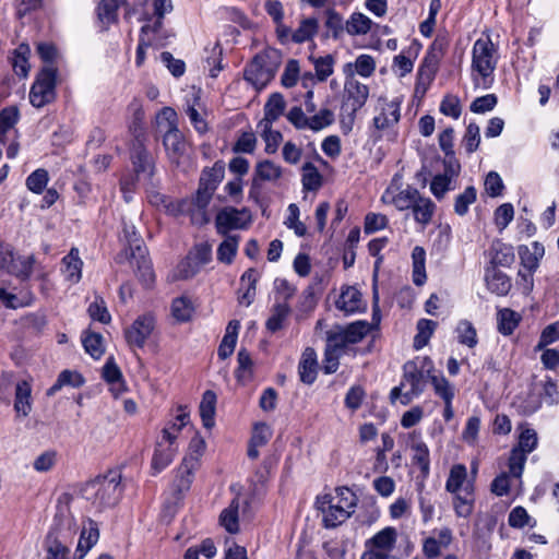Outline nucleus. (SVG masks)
<instances>
[{"label":"nucleus","mask_w":559,"mask_h":559,"mask_svg":"<svg viewBox=\"0 0 559 559\" xmlns=\"http://www.w3.org/2000/svg\"><path fill=\"white\" fill-rule=\"evenodd\" d=\"M316 504L323 514L324 527L334 528L352 515L357 504V497L349 488L340 487L335 489L334 496L318 497Z\"/></svg>","instance_id":"nucleus-1"},{"label":"nucleus","mask_w":559,"mask_h":559,"mask_svg":"<svg viewBox=\"0 0 559 559\" xmlns=\"http://www.w3.org/2000/svg\"><path fill=\"white\" fill-rule=\"evenodd\" d=\"M120 483L121 475L117 472H109L107 475L98 476L86 483L81 492L85 500L96 509L103 510L118 503L122 493Z\"/></svg>","instance_id":"nucleus-2"},{"label":"nucleus","mask_w":559,"mask_h":559,"mask_svg":"<svg viewBox=\"0 0 559 559\" xmlns=\"http://www.w3.org/2000/svg\"><path fill=\"white\" fill-rule=\"evenodd\" d=\"M343 71L346 79L341 105L342 123L347 121L352 129L357 111L367 103L369 87L355 79L352 63H346Z\"/></svg>","instance_id":"nucleus-3"},{"label":"nucleus","mask_w":559,"mask_h":559,"mask_svg":"<svg viewBox=\"0 0 559 559\" xmlns=\"http://www.w3.org/2000/svg\"><path fill=\"white\" fill-rule=\"evenodd\" d=\"M158 118L163 119L166 123V131L163 136V145L165 147L169 162L176 167L182 166L188 159L187 147L188 144L183 134L177 126V114L170 107H164Z\"/></svg>","instance_id":"nucleus-4"},{"label":"nucleus","mask_w":559,"mask_h":559,"mask_svg":"<svg viewBox=\"0 0 559 559\" xmlns=\"http://www.w3.org/2000/svg\"><path fill=\"white\" fill-rule=\"evenodd\" d=\"M123 237L128 242L130 250L131 263L135 264L139 278L145 286H150L154 282V272L151 261L147 259V250L143 246L141 237L138 235L135 227L123 222Z\"/></svg>","instance_id":"nucleus-5"},{"label":"nucleus","mask_w":559,"mask_h":559,"mask_svg":"<svg viewBox=\"0 0 559 559\" xmlns=\"http://www.w3.org/2000/svg\"><path fill=\"white\" fill-rule=\"evenodd\" d=\"M497 62L498 53L491 39L489 37L478 38L473 46L472 70L486 81L496 70Z\"/></svg>","instance_id":"nucleus-6"},{"label":"nucleus","mask_w":559,"mask_h":559,"mask_svg":"<svg viewBox=\"0 0 559 559\" xmlns=\"http://www.w3.org/2000/svg\"><path fill=\"white\" fill-rule=\"evenodd\" d=\"M57 70L51 66L43 68L29 92V102L41 108L55 99Z\"/></svg>","instance_id":"nucleus-7"},{"label":"nucleus","mask_w":559,"mask_h":559,"mask_svg":"<svg viewBox=\"0 0 559 559\" xmlns=\"http://www.w3.org/2000/svg\"><path fill=\"white\" fill-rule=\"evenodd\" d=\"M401 105L402 98L395 97L391 100L380 97L378 106L376 107L377 114L372 119V127L376 131L382 132L395 127L401 119Z\"/></svg>","instance_id":"nucleus-8"},{"label":"nucleus","mask_w":559,"mask_h":559,"mask_svg":"<svg viewBox=\"0 0 559 559\" xmlns=\"http://www.w3.org/2000/svg\"><path fill=\"white\" fill-rule=\"evenodd\" d=\"M251 223V214L247 209L226 206L222 209L215 218V227L219 235L229 236L228 233L235 229H246Z\"/></svg>","instance_id":"nucleus-9"},{"label":"nucleus","mask_w":559,"mask_h":559,"mask_svg":"<svg viewBox=\"0 0 559 559\" xmlns=\"http://www.w3.org/2000/svg\"><path fill=\"white\" fill-rule=\"evenodd\" d=\"M154 329L155 318L151 313H145L139 316L133 323L126 329L124 338L131 348H142Z\"/></svg>","instance_id":"nucleus-10"},{"label":"nucleus","mask_w":559,"mask_h":559,"mask_svg":"<svg viewBox=\"0 0 559 559\" xmlns=\"http://www.w3.org/2000/svg\"><path fill=\"white\" fill-rule=\"evenodd\" d=\"M404 385L408 384L409 390L404 392L402 404L407 405L411 401L423 393L425 388L424 370L418 368L415 361H407L403 366Z\"/></svg>","instance_id":"nucleus-11"},{"label":"nucleus","mask_w":559,"mask_h":559,"mask_svg":"<svg viewBox=\"0 0 559 559\" xmlns=\"http://www.w3.org/2000/svg\"><path fill=\"white\" fill-rule=\"evenodd\" d=\"M213 194V191H210L207 188L199 185L194 197L191 199V201H188L192 224L202 226L210 221L207 215V206L212 200Z\"/></svg>","instance_id":"nucleus-12"},{"label":"nucleus","mask_w":559,"mask_h":559,"mask_svg":"<svg viewBox=\"0 0 559 559\" xmlns=\"http://www.w3.org/2000/svg\"><path fill=\"white\" fill-rule=\"evenodd\" d=\"M205 449L204 440L195 436L191 439L189 444V452L183 457L181 465L178 468L180 477L186 478V484L189 486L193 472L199 467L200 457Z\"/></svg>","instance_id":"nucleus-13"},{"label":"nucleus","mask_w":559,"mask_h":559,"mask_svg":"<svg viewBox=\"0 0 559 559\" xmlns=\"http://www.w3.org/2000/svg\"><path fill=\"white\" fill-rule=\"evenodd\" d=\"M132 164L138 176L151 178L154 175L155 163L152 155L144 147L141 136H135L131 153Z\"/></svg>","instance_id":"nucleus-14"},{"label":"nucleus","mask_w":559,"mask_h":559,"mask_svg":"<svg viewBox=\"0 0 559 559\" xmlns=\"http://www.w3.org/2000/svg\"><path fill=\"white\" fill-rule=\"evenodd\" d=\"M397 533L394 527H385L366 542V551L385 555L390 559V552L396 543Z\"/></svg>","instance_id":"nucleus-15"},{"label":"nucleus","mask_w":559,"mask_h":559,"mask_svg":"<svg viewBox=\"0 0 559 559\" xmlns=\"http://www.w3.org/2000/svg\"><path fill=\"white\" fill-rule=\"evenodd\" d=\"M418 194L419 191L416 188L407 186L405 189L399 191L397 193H393V191L389 188L381 199L384 203L394 205L399 211H406L412 210Z\"/></svg>","instance_id":"nucleus-16"},{"label":"nucleus","mask_w":559,"mask_h":559,"mask_svg":"<svg viewBox=\"0 0 559 559\" xmlns=\"http://www.w3.org/2000/svg\"><path fill=\"white\" fill-rule=\"evenodd\" d=\"M518 253L521 260V266L524 270L536 272L539 266V261L545 254V248L540 242L534 241L531 246H520Z\"/></svg>","instance_id":"nucleus-17"},{"label":"nucleus","mask_w":559,"mask_h":559,"mask_svg":"<svg viewBox=\"0 0 559 559\" xmlns=\"http://www.w3.org/2000/svg\"><path fill=\"white\" fill-rule=\"evenodd\" d=\"M272 72L262 64L260 58H254L245 69V79L257 90H262L271 81Z\"/></svg>","instance_id":"nucleus-18"},{"label":"nucleus","mask_w":559,"mask_h":559,"mask_svg":"<svg viewBox=\"0 0 559 559\" xmlns=\"http://www.w3.org/2000/svg\"><path fill=\"white\" fill-rule=\"evenodd\" d=\"M62 274L70 284H76L82 277L83 261L79 257V250L72 248L70 252L61 260Z\"/></svg>","instance_id":"nucleus-19"},{"label":"nucleus","mask_w":559,"mask_h":559,"mask_svg":"<svg viewBox=\"0 0 559 559\" xmlns=\"http://www.w3.org/2000/svg\"><path fill=\"white\" fill-rule=\"evenodd\" d=\"M317 354L313 348L307 347L298 365L300 380L306 384H312L317 379Z\"/></svg>","instance_id":"nucleus-20"},{"label":"nucleus","mask_w":559,"mask_h":559,"mask_svg":"<svg viewBox=\"0 0 559 559\" xmlns=\"http://www.w3.org/2000/svg\"><path fill=\"white\" fill-rule=\"evenodd\" d=\"M473 485L466 484L463 490L456 491L453 495V508L455 514L460 518H468L473 513L474 509V497H473Z\"/></svg>","instance_id":"nucleus-21"},{"label":"nucleus","mask_w":559,"mask_h":559,"mask_svg":"<svg viewBox=\"0 0 559 559\" xmlns=\"http://www.w3.org/2000/svg\"><path fill=\"white\" fill-rule=\"evenodd\" d=\"M486 283L490 292L504 296L511 289V281L507 274L492 266L486 271Z\"/></svg>","instance_id":"nucleus-22"},{"label":"nucleus","mask_w":559,"mask_h":559,"mask_svg":"<svg viewBox=\"0 0 559 559\" xmlns=\"http://www.w3.org/2000/svg\"><path fill=\"white\" fill-rule=\"evenodd\" d=\"M336 308L345 313H355L362 308L361 294L355 287H346L336 300Z\"/></svg>","instance_id":"nucleus-23"},{"label":"nucleus","mask_w":559,"mask_h":559,"mask_svg":"<svg viewBox=\"0 0 559 559\" xmlns=\"http://www.w3.org/2000/svg\"><path fill=\"white\" fill-rule=\"evenodd\" d=\"M178 447L165 445V442H157L152 457V469L155 474L165 469L174 460Z\"/></svg>","instance_id":"nucleus-24"},{"label":"nucleus","mask_w":559,"mask_h":559,"mask_svg":"<svg viewBox=\"0 0 559 559\" xmlns=\"http://www.w3.org/2000/svg\"><path fill=\"white\" fill-rule=\"evenodd\" d=\"M225 176V163L217 160L212 167H205L200 176L199 185L215 192Z\"/></svg>","instance_id":"nucleus-25"},{"label":"nucleus","mask_w":559,"mask_h":559,"mask_svg":"<svg viewBox=\"0 0 559 559\" xmlns=\"http://www.w3.org/2000/svg\"><path fill=\"white\" fill-rule=\"evenodd\" d=\"M319 20L316 16L302 17L294 31L293 43L304 44L310 41L319 32Z\"/></svg>","instance_id":"nucleus-26"},{"label":"nucleus","mask_w":559,"mask_h":559,"mask_svg":"<svg viewBox=\"0 0 559 559\" xmlns=\"http://www.w3.org/2000/svg\"><path fill=\"white\" fill-rule=\"evenodd\" d=\"M200 416L202 419V424L206 429H211L215 425V411H216V394L207 390L203 393L201 403H200Z\"/></svg>","instance_id":"nucleus-27"},{"label":"nucleus","mask_w":559,"mask_h":559,"mask_svg":"<svg viewBox=\"0 0 559 559\" xmlns=\"http://www.w3.org/2000/svg\"><path fill=\"white\" fill-rule=\"evenodd\" d=\"M436 210L435 203L429 199L418 194L416 202L412 207L414 219L426 226L430 223Z\"/></svg>","instance_id":"nucleus-28"},{"label":"nucleus","mask_w":559,"mask_h":559,"mask_svg":"<svg viewBox=\"0 0 559 559\" xmlns=\"http://www.w3.org/2000/svg\"><path fill=\"white\" fill-rule=\"evenodd\" d=\"M491 263L493 266H510L515 259L513 247L499 240L491 245Z\"/></svg>","instance_id":"nucleus-29"},{"label":"nucleus","mask_w":559,"mask_h":559,"mask_svg":"<svg viewBox=\"0 0 559 559\" xmlns=\"http://www.w3.org/2000/svg\"><path fill=\"white\" fill-rule=\"evenodd\" d=\"M31 392V385L27 381H21L16 384L14 409L24 417L32 411Z\"/></svg>","instance_id":"nucleus-30"},{"label":"nucleus","mask_w":559,"mask_h":559,"mask_svg":"<svg viewBox=\"0 0 559 559\" xmlns=\"http://www.w3.org/2000/svg\"><path fill=\"white\" fill-rule=\"evenodd\" d=\"M520 321L521 316L509 308L500 309L497 313V329L502 335H511Z\"/></svg>","instance_id":"nucleus-31"},{"label":"nucleus","mask_w":559,"mask_h":559,"mask_svg":"<svg viewBox=\"0 0 559 559\" xmlns=\"http://www.w3.org/2000/svg\"><path fill=\"white\" fill-rule=\"evenodd\" d=\"M99 537L98 528L95 523L90 522L88 527H84L75 550L76 559H82L86 552L97 543Z\"/></svg>","instance_id":"nucleus-32"},{"label":"nucleus","mask_w":559,"mask_h":559,"mask_svg":"<svg viewBox=\"0 0 559 559\" xmlns=\"http://www.w3.org/2000/svg\"><path fill=\"white\" fill-rule=\"evenodd\" d=\"M286 103L283 95L273 93L264 105V118L260 122L273 123L283 115Z\"/></svg>","instance_id":"nucleus-33"},{"label":"nucleus","mask_w":559,"mask_h":559,"mask_svg":"<svg viewBox=\"0 0 559 559\" xmlns=\"http://www.w3.org/2000/svg\"><path fill=\"white\" fill-rule=\"evenodd\" d=\"M309 60L312 62L314 68V76L319 82H324L334 72L335 59L332 55H325L323 57L309 56Z\"/></svg>","instance_id":"nucleus-34"},{"label":"nucleus","mask_w":559,"mask_h":559,"mask_svg":"<svg viewBox=\"0 0 559 559\" xmlns=\"http://www.w3.org/2000/svg\"><path fill=\"white\" fill-rule=\"evenodd\" d=\"M239 240L240 237L237 235L225 236L217 248V260L225 264H231L238 251Z\"/></svg>","instance_id":"nucleus-35"},{"label":"nucleus","mask_w":559,"mask_h":559,"mask_svg":"<svg viewBox=\"0 0 559 559\" xmlns=\"http://www.w3.org/2000/svg\"><path fill=\"white\" fill-rule=\"evenodd\" d=\"M259 272L255 269H248L240 277L241 286L247 284L246 290L239 296V301L250 306L254 299Z\"/></svg>","instance_id":"nucleus-36"},{"label":"nucleus","mask_w":559,"mask_h":559,"mask_svg":"<svg viewBox=\"0 0 559 559\" xmlns=\"http://www.w3.org/2000/svg\"><path fill=\"white\" fill-rule=\"evenodd\" d=\"M238 510L239 501L235 498L219 515L221 525L230 534H235L239 530Z\"/></svg>","instance_id":"nucleus-37"},{"label":"nucleus","mask_w":559,"mask_h":559,"mask_svg":"<svg viewBox=\"0 0 559 559\" xmlns=\"http://www.w3.org/2000/svg\"><path fill=\"white\" fill-rule=\"evenodd\" d=\"M456 337L460 344L474 348L478 344L477 331L468 320H461L455 328Z\"/></svg>","instance_id":"nucleus-38"},{"label":"nucleus","mask_w":559,"mask_h":559,"mask_svg":"<svg viewBox=\"0 0 559 559\" xmlns=\"http://www.w3.org/2000/svg\"><path fill=\"white\" fill-rule=\"evenodd\" d=\"M371 325L367 321H355L347 326L340 329L344 337L352 345L362 341V338L370 332Z\"/></svg>","instance_id":"nucleus-39"},{"label":"nucleus","mask_w":559,"mask_h":559,"mask_svg":"<svg viewBox=\"0 0 559 559\" xmlns=\"http://www.w3.org/2000/svg\"><path fill=\"white\" fill-rule=\"evenodd\" d=\"M467 478V469L463 464H455L451 467L449 477L445 483L447 491L456 493V491L463 490L464 484Z\"/></svg>","instance_id":"nucleus-40"},{"label":"nucleus","mask_w":559,"mask_h":559,"mask_svg":"<svg viewBox=\"0 0 559 559\" xmlns=\"http://www.w3.org/2000/svg\"><path fill=\"white\" fill-rule=\"evenodd\" d=\"M519 429L521 432L519 436L518 444L514 448L530 454L537 447V432L533 428H530L526 424L520 425Z\"/></svg>","instance_id":"nucleus-41"},{"label":"nucleus","mask_w":559,"mask_h":559,"mask_svg":"<svg viewBox=\"0 0 559 559\" xmlns=\"http://www.w3.org/2000/svg\"><path fill=\"white\" fill-rule=\"evenodd\" d=\"M31 49L28 45L21 44L15 50L12 59V67L16 75L26 78L29 71L28 55Z\"/></svg>","instance_id":"nucleus-42"},{"label":"nucleus","mask_w":559,"mask_h":559,"mask_svg":"<svg viewBox=\"0 0 559 559\" xmlns=\"http://www.w3.org/2000/svg\"><path fill=\"white\" fill-rule=\"evenodd\" d=\"M437 328V322L429 319H420L417 322V334L414 337V347L420 349L426 346Z\"/></svg>","instance_id":"nucleus-43"},{"label":"nucleus","mask_w":559,"mask_h":559,"mask_svg":"<svg viewBox=\"0 0 559 559\" xmlns=\"http://www.w3.org/2000/svg\"><path fill=\"white\" fill-rule=\"evenodd\" d=\"M290 312L287 302H276L272 308V314L266 321V329L276 332L283 328V323Z\"/></svg>","instance_id":"nucleus-44"},{"label":"nucleus","mask_w":559,"mask_h":559,"mask_svg":"<svg viewBox=\"0 0 559 559\" xmlns=\"http://www.w3.org/2000/svg\"><path fill=\"white\" fill-rule=\"evenodd\" d=\"M34 258L29 257H12L11 262L9 263L5 272L9 274H13L17 277L27 278L33 270Z\"/></svg>","instance_id":"nucleus-45"},{"label":"nucleus","mask_w":559,"mask_h":559,"mask_svg":"<svg viewBox=\"0 0 559 559\" xmlns=\"http://www.w3.org/2000/svg\"><path fill=\"white\" fill-rule=\"evenodd\" d=\"M326 347L340 353L342 356L345 354H356V350L352 347V344L346 341L340 330L328 332Z\"/></svg>","instance_id":"nucleus-46"},{"label":"nucleus","mask_w":559,"mask_h":559,"mask_svg":"<svg viewBox=\"0 0 559 559\" xmlns=\"http://www.w3.org/2000/svg\"><path fill=\"white\" fill-rule=\"evenodd\" d=\"M193 312L194 307L189 298L178 297L174 299L171 305V313L177 321H189L192 318Z\"/></svg>","instance_id":"nucleus-47"},{"label":"nucleus","mask_w":559,"mask_h":559,"mask_svg":"<svg viewBox=\"0 0 559 559\" xmlns=\"http://www.w3.org/2000/svg\"><path fill=\"white\" fill-rule=\"evenodd\" d=\"M82 343L86 353L95 359H99L105 353L103 336L98 333L85 332L82 337Z\"/></svg>","instance_id":"nucleus-48"},{"label":"nucleus","mask_w":559,"mask_h":559,"mask_svg":"<svg viewBox=\"0 0 559 559\" xmlns=\"http://www.w3.org/2000/svg\"><path fill=\"white\" fill-rule=\"evenodd\" d=\"M371 20L362 13H354L346 22V31L350 35H365L371 28Z\"/></svg>","instance_id":"nucleus-49"},{"label":"nucleus","mask_w":559,"mask_h":559,"mask_svg":"<svg viewBox=\"0 0 559 559\" xmlns=\"http://www.w3.org/2000/svg\"><path fill=\"white\" fill-rule=\"evenodd\" d=\"M258 128L261 131V136L266 143L265 151L270 154L275 153L283 138L281 132L273 130L272 123L269 122H259Z\"/></svg>","instance_id":"nucleus-50"},{"label":"nucleus","mask_w":559,"mask_h":559,"mask_svg":"<svg viewBox=\"0 0 559 559\" xmlns=\"http://www.w3.org/2000/svg\"><path fill=\"white\" fill-rule=\"evenodd\" d=\"M302 170L304 189L308 191L318 190L322 185V177L317 167L312 163H306Z\"/></svg>","instance_id":"nucleus-51"},{"label":"nucleus","mask_w":559,"mask_h":559,"mask_svg":"<svg viewBox=\"0 0 559 559\" xmlns=\"http://www.w3.org/2000/svg\"><path fill=\"white\" fill-rule=\"evenodd\" d=\"M282 176V168L271 160H263L255 166V177L263 181H274Z\"/></svg>","instance_id":"nucleus-52"},{"label":"nucleus","mask_w":559,"mask_h":559,"mask_svg":"<svg viewBox=\"0 0 559 559\" xmlns=\"http://www.w3.org/2000/svg\"><path fill=\"white\" fill-rule=\"evenodd\" d=\"M443 55V45L439 41H433L427 56L425 57L424 64L419 70V74L423 75L425 70L428 69L430 74L436 72L437 66L441 56Z\"/></svg>","instance_id":"nucleus-53"},{"label":"nucleus","mask_w":559,"mask_h":559,"mask_svg":"<svg viewBox=\"0 0 559 559\" xmlns=\"http://www.w3.org/2000/svg\"><path fill=\"white\" fill-rule=\"evenodd\" d=\"M477 192L475 187H467L462 193L455 198L454 212L463 216L468 212V206L476 201Z\"/></svg>","instance_id":"nucleus-54"},{"label":"nucleus","mask_w":559,"mask_h":559,"mask_svg":"<svg viewBox=\"0 0 559 559\" xmlns=\"http://www.w3.org/2000/svg\"><path fill=\"white\" fill-rule=\"evenodd\" d=\"M431 384L435 393L440 396L443 402L452 401L454 397V386L443 376H431Z\"/></svg>","instance_id":"nucleus-55"},{"label":"nucleus","mask_w":559,"mask_h":559,"mask_svg":"<svg viewBox=\"0 0 559 559\" xmlns=\"http://www.w3.org/2000/svg\"><path fill=\"white\" fill-rule=\"evenodd\" d=\"M118 0H102L98 8V19L104 25L114 23L117 19Z\"/></svg>","instance_id":"nucleus-56"},{"label":"nucleus","mask_w":559,"mask_h":559,"mask_svg":"<svg viewBox=\"0 0 559 559\" xmlns=\"http://www.w3.org/2000/svg\"><path fill=\"white\" fill-rule=\"evenodd\" d=\"M334 122V114L331 109L323 108L318 114L309 117L308 129L320 131Z\"/></svg>","instance_id":"nucleus-57"},{"label":"nucleus","mask_w":559,"mask_h":559,"mask_svg":"<svg viewBox=\"0 0 559 559\" xmlns=\"http://www.w3.org/2000/svg\"><path fill=\"white\" fill-rule=\"evenodd\" d=\"M480 143V130L475 122H471L465 131L462 140V144L465 147L467 154L474 153Z\"/></svg>","instance_id":"nucleus-58"},{"label":"nucleus","mask_w":559,"mask_h":559,"mask_svg":"<svg viewBox=\"0 0 559 559\" xmlns=\"http://www.w3.org/2000/svg\"><path fill=\"white\" fill-rule=\"evenodd\" d=\"M47 558L46 559H70L69 549L57 537L48 535L47 540Z\"/></svg>","instance_id":"nucleus-59"},{"label":"nucleus","mask_w":559,"mask_h":559,"mask_svg":"<svg viewBox=\"0 0 559 559\" xmlns=\"http://www.w3.org/2000/svg\"><path fill=\"white\" fill-rule=\"evenodd\" d=\"M527 453H524L515 448L511 450V454L509 457V474L512 477H521L524 469V465L527 460Z\"/></svg>","instance_id":"nucleus-60"},{"label":"nucleus","mask_w":559,"mask_h":559,"mask_svg":"<svg viewBox=\"0 0 559 559\" xmlns=\"http://www.w3.org/2000/svg\"><path fill=\"white\" fill-rule=\"evenodd\" d=\"M352 69L354 73L369 78L376 70L374 59L369 55H360L356 58L355 63H352Z\"/></svg>","instance_id":"nucleus-61"},{"label":"nucleus","mask_w":559,"mask_h":559,"mask_svg":"<svg viewBox=\"0 0 559 559\" xmlns=\"http://www.w3.org/2000/svg\"><path fill=\"white\" fill-rule=\"evenodd\" d=\"M324 14L325 27L332 33V36L334 38H338L344 29L342 15L332 8L325 10Z\"/></svg>","instance_id":"nucleus-62"},{"label":"nucleus","mask_w":559,"mask_h":559,"mask_svg":"<svg viewBox=\"0 0 559 559\" xmlns=\"http://www.w3.org/2000/svg\"><path fill=\"white\" fill-rule=\"evenodd\" d=\"M48 182L47 170L39 168L33 171L26 179L27 188L34 193H41Z\"/></svg>","instance_id":"nucleus-63"},{"label":"nucleus","mask_w":559,"mask_h":559,"mask_svg":"<svg viewBox=\"0 0 559 559\" xmlns=\"http://www.w3.org/2000/svg\"><path fill=\"white\" fill-rule=\"evenodd\" d=\"M559 340V321L547 325L540 334L539 341L535 346V350H542L547 345L555 343Z\"/></svg>","instance_id":"nucleus-64"}]
</instances>
